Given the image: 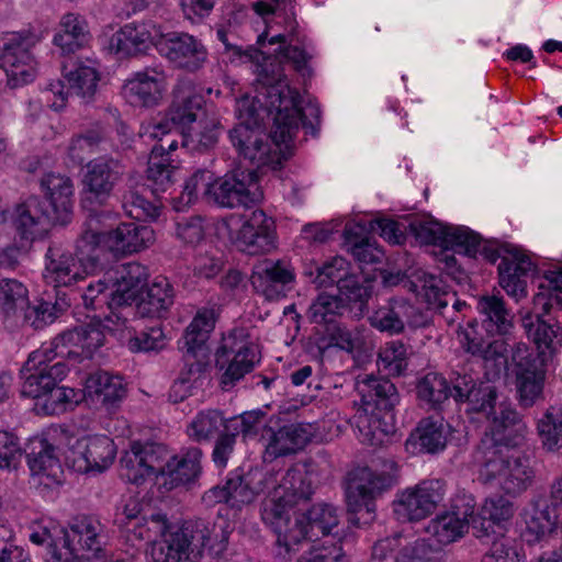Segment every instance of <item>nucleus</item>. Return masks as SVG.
<instances>
[{
  "label": "nucleus",
  "instance_id": "f257e3e1",
  "mask_svg": "<svg viewBox=\"0 0 562 562\" xmlns=\"http://www.w3.org/2000/svg\"><path fill=\"white\" fill-rule=\"evenodd\" d=\"M256 74L255 100L262 111L276 112L274 137L292 143L300 125L315 134L321 122L319 105L315 101L302 105L299 91L289 86L278 58L263 57V63L256 65Z\"/></svg>",
  "mask_w": 562,
  "mask_h": 562
},
{
  "label": "nucleus",
  "instance_id": "f03ea898",
  "mask_svg": "<svg viewBox=\"0 0 562 562\" xmlns=\"http://www.w3.org/2000/svg\"><path fill=\"white\" fill-rule=\"evenodd\" d=\"M312 494L307 473L292 467L286 470L274 495L261 503V519L277 535L276 558L291 561L301 548L308 546L304 516H300V512Z\"/></svg>",
  "mask_w": 562,
  "mask_h": 562
},
{
  "label": "nucleus",
  "instance_id": "7ed1b4c3",
  "mask_svg": "<svg viewBox=\"0 0 562 562\" xmlns=\"http://www.w3.org/2000/svg\"><path fill=\"white\" fill-rule=\"evenodd\" d=\"M45 201L29 198L16 207L15 226L22 239L42 238L52 224L65 225L70 221L74 206V184L69 177L45 175L41 179Z\"/></svg>",
  "mask_w": 562,
  "mask_h": 562
},
{
  "label": "nucleus",
  "instance_id": "20e7f679",
  "mask_svg": "<svg viewBox=\"0 0 562 562\" xmlns=\"http://www.w3.org/2000/svg\"><path fill=\"white\" fill-rule=\"evenodd\" d=\"M231 524L218 517L214 521L204 518L186 521L168 538V544L155 547V562H196L203 550L213 557L221 555L227 548Z\"/></svg>",
  "mask_w": 562,
  "mask_h": 562
},
{
  "label": "nucleus",
  "instance_id": "39448f33",
  "mask_svg": "<svg viewBox=\"0 0 562 562\" xmlns=\"http://www.w3.org/2000/svg\"><path fill=\"white\" fill-rule=\"evenodd\" d=\"M256 104L254 99L251 104L239 108V123L229 131V139L238 155L257 169L276 170L292 155L291 143L277 139L274 128L270 135L266 133L263 116Z\"/></svg>",
  "mask_w": 562,
  "mask_h": 562
},
{
  "label": "nucleus",
  "instance_id": "423d86ee",
  "mask_svg": "<svg viewBox=\"0 0 562 562\" xmlns=\"http://www.w3.org/2000/svg\"><path fill=\"white\" fill-rule=\"evenodd\" d=\"M356 390L361 398L357 426L373 443L379 435L394 430V408L400 403L396 386L389 379L363 374L357 378Z\"/></svg>",
  "mask_w": 562,
  "mask_h": 562
},
{
  "label": "nucleus",
  "instance_id": "0eeeda50",
  "mask_svg": "<svg viewBox=\"0 0 562 562\" xmlns=\"http://www.w3.org/2000/svg\"><path fill=\"white\" fill-rule=\"evenodd\" d=\"M473 460L479 467V479L505 494L518 495L531 484L533 471L529 458L510 453V449L493 448L488 439L476 446Z\"/></svg>",
  "mask_w": 562,
  "mask_h": 562
},
{
  "label": "nucleus",
  "instance_id": "6e6552de",
  "mask_svg": "<svg viewBox=\"0 0 562 562\" xmlns=\"http://www.w3.org/2000/svg\"><path fill=\"white\" fill-rule=\"evenodd\" d=\"M393 484L386 473H376L371 469L357 468L347 475L345 498L350 524L362 527L375 519V498Z\"/></svg>",
  "mask_w": 562,
  "mask_h": 562
},
{
  "label": "nucleus",
  "instance_id": "1a4fd4ad",
  "mask_svg": "<svg viewBox=\"0 0 562 562\" xmlns=\"http://www.w3.org/2000/svg\"><path fill=\"white\" fill-rule=\"evenodd\" d=\"M257 345L251 340L248 329L236 327L223 337L215 351V367L221 372L220 385L223 391L233 390L250 373L259 362Z\"/></svg>",
  "mask_w": 562,
  "mask_h": 562
},
{
  "label": "nucleus",
  "instance_id": "9d476101",
  "mask_svg": "<svg viewBox=\"0 0 562 562\" xmlns=\"http://www.w3.org/2000/svg\"><path fill=\"white\" fill-rule=\"evenodd\" d=\"M99 216L90 214L87 227L78 239V249L81 254L85 248L97 250L101 243H105L112 251L133 254L146 249L155 240L154 229L138 222L120 223L106 232L99 227Z\"/></svg>",
  "mask_w": 562,
  "mask_h": 562
},
{
  "label": "nucleus",
  "instance_id": "9b49d317",
  "mask_svg": "<svg viewBox=\"0 0 562 562\" xmlns=\"http://www.w3.org/2000/svg\"><path fill=\"white\" fill-rule=\"evenodd\" d=\"M104 328L100 318H92L88 324L64 330L50 341L49 347L40 350L46 352L53 361L80 362L91 358L93 352L103 346Z\"/></svg>",
  "mask_w": 562,
  "mask_h": 562
},
{
  "label": "nucleus",
  "instance_id": "f8f14e48",
  "mask_svg": "<svg viewBox=\"0 0 562 562\" xmlns=\"http://www.w3.org/2000/svg\"><path fill=\"white\" fill-rule=\"evenodd\" d=\"M76 248H78V245ZM94 249L85 248L83 254H81L77 249L76 257L61 245L50 244L45 254V268L43 272L45 282L54 286L55 293L57 291H66L70 293L72 299L76 292L70 288L85 278L81 263L88 260L91 268H94L98 263V256L94 255Z\"/></svg>",
  "mask_w": 562,
  "mask_h": 562
},
{
  "label": "nucleus",
  "instance_id": "ddd939ff",
  "mask_svg": "<svg viewBox=\"0 0 562 562\" xmlns=\"http://www.w3.org/2000/svg\"><path fill=\"white\" fill-rule=\"evenodd\" d=\"M405 232L419 244L451 248L463 255L475 254L480 244V234L467 226H443L439 222L427 218L409 221Z\"/></svg>",
  "mask_w": 562,
  "mask_h": 562
},
{
  "label": "nucleus",
  "instance_id": "4468645a",
  "mask_svg": "<svg viewBox=\"0 0 562 562\" xmlns=\"http://www.w3.org/2000/svg\"><path fill=\"white\" fill-rule=\"evenodd\" d=\"M38 41L40 37L29 31L8 33L1 38L0 68L4 70L11 88L34 79V58L31 49Z\"/></svg>",
  "mask_w": 562,
  "mask_h": 562
},
{
  "label": "nucleus",
  "instance_id": "2eb2a0df",
  "mask_svg": "<svg viewBox=\"0 0 562 562\" xmlns=\"http://www.w3.org/2000/svg\"><path fill=\"white\" fill-rule=\"evenodd\" d=\"M447 484L442 480H425L396 494L393 513L398 521H419L430 516L443 502Z\"/></svg>",
  "mask_w": 562,
  "mask_h": 562
},
{
  "label": "nucleus",
  "instance_id": "dca6fc26",
  "mask_svg": "<svg viewBox=\"0 0 562 562\" xmlns=\"http://www.w3.org/2000/svg\"><path fill=\"white\" fill-rule=\"evenodd\" d=\"M452 398L465 405L467 414H480L490 419L496 408L497 390L487 381L481 380L476 373L462 368L451 373Z\"/></svg>",
  "mask_w": 562,
  "mask_h": 562
},
{
  "label": "nucleus",
  "instance_id": "f3484780",
  "mask_svg": "<svg viewBox=\"0 0 562 562\" xmlns=\"http://www.w3.org/2000/svg\"><path fill=\"white\" fill-rule=\"evenodd\" d=\"M42 350L30 353L20 373L24 380L21 386V395L44 402L49 391L56 383L64 380L69 370L63 361H55Z\"/></svg>",
  "mask_w": 562,
  "mask_h": 562
},
{
  "label": "nucleus",
  "instance_id": "a211bd4d",
  "mask_svg": "<svg viewBox=\"0 0 562 562\" xmlns=\"http://www.w3.org/2000/svg\"><path fill=\"white\" fill-rule=\"evenodd\" d=\"M169 457L166 446L156 442H132L120 459V476L135 485L161 475L162 462Z\"/></svg>",
  "mask_w": 562,
  "mask_h": 562
},
{
  "label": "nucleus",
  "instance_id": "6ab92c4d",
  "mask_svg": "<svg viewBox=\"0 0 562 562\" xmlns=\"http://www.w3.org/2000/svg\"><path fill=\"white\" fill-rule=\"evenodd\" d=\"M61 69L68 88L65 90V85L61 80L48 85L47 90L57 97L50 106L56 111L65 108L70 92L81 98L85 102H90L97 92L100 80L97 68L92 65H86L79 58L68 57L61 63Z\"/></svg>",
  "mask_w": 562,
  "mask_h": 562
},
{
  "label": "nucleus",
  "instance_id": "aec40b11",
  "mask_svg": "<svg viewBox=\"0 0 562 562\" xmlns=\"http://www.w3.org/2000/svg\"><path fill=\"white\" fill-rule=\"evenodd\" d=\"M263 198L257 170H235L217 178L213 202L221 207H251Z\"/></svg>",
  "mask_w": 562,
  "mask_h": 562
},
{
  "label": "nucleus",
  "instance_id": "412c9836",
  "mask_svg": "<svg viewBox=\"0 0 562 562\" xmlns=\"http://www.w3.org/2000/svg\"><path fill=\"white\" fill-rule=\"evenodd\" d=\"M157 52L176 68L196 72L209 58L205 45L195 36L184 32H169L160 37Z\"/></svg>",
  "mask_w": 562,
  "mask_h": 562
},
{
  "label": "nucleus",
  "instance_id": "4be33fe9",
  "mask_svg": "<svg viewBox=\"0 0 562 562\" xmlns=\"http://www.w3.org/2000/svg\"><path fill=\"white\" fill-rule=\"evenodd\" d=\"M368 321L371 327L389 335H400L406 327L419 328L428 323L427 315L404 297L390 299Z\"/></svg>",
  "mask_w": 562,
  "mask_h": 562
},
{
  "label": "nucleus",
  "instance_id": "5701e85b",
  "mask_svg": "<svg viewBox=\"0 0 562 562\" xmlns=\"http://www.w3.org/2000/svg\"><path fill=\"white\" fill-rule=\"evenodd\" d=\"M236 248L248 256H262L277 248L276 223L262 210H255L238 229Z\"/></svg>",
  "mask_w": 562,
  "mask_h": 562
},
{
  "label": "nucleus",
  "instance_id": "b1692460",
  "mask_svg": "<svg viewBox=\"0 0 562 562\" xmlns=\"http://www.w3.org/2000/svg\"><path fill=\"white\" fill-rule=\"evenodd\" d=\"M124 175L125 166L120 159L108 155L93 158L85 167L83 191L90 194L91 199L103 204Z\"/></svg>",
  "mask_w": 562,
  "mask_h": 562
},
{
  "label": "nucleus",
  "instance_id": "393cba45",
  "mask_svg": "<svg viewBox=\"0 0 562 562\" xmlns=\"http://www.w3.org/2000/svg\"><path fill=\"white\" fill-rule=\"evenodd\" d=\"M467 352L483 360L485 375L488 380L499 378L507 368V345L504 339L486 340L477 330V321L468 323V328L460 334Z\"/></svg>",
  "mask_w": 562,
  "mask_h": 562
},
{
  "label": "nucleus",
  "instance_id": "a878e982",
  "mask_svg": "<svg viewBox=\"0 0 562 562\" xmlns=\"http://www.w3.org/2000/svg\"><path fill=\"white\" fill-rule=\"evenodd\" d=\"M101 530V522L93 516L78 515L74 517L64 535L66 552L61 553L63 558L79 557L86 561L97 558L102 550Z\"/></svg>",
  "mask_w": 562,
  "mask_h": 562
},
{
  "label": "nucleus",
  "instance_id": "bb28decb",
  "mask_svg": "<svg viewBox=\"0 0 562 562\" xmlns=\"http://www.w3.org/2000/svg\"><path fill=\"white\" fill-rule=\"evenodd\" d=\"M268 432L263 452L268 461L296 453L304 449L313 436L310 425L284 423L280 417H272Z\"/></svg>",
  "mask_w": 562,
  "mask_h": 562
},
{
  "label": "nucleus",
  "instance_id": "cd10ccee",
  "mask_svg": "<svg viewBox=\"0 0 562 562\" xmlns=\"http://www.w3.org/2000/svg\"><path fill=\"white\" fill-rule=\"evenodd\" d=\"M115 456L116 447L113 440L104 435H95L77 439L70 446L68 458L79 472H101L113 463Z\"/></svg>",
  "mask_w": 562,
  "mask_h": 562
},
{
  "label": "nucleus",
  "instance_id": "c85d7f7f",
  "mask_svg": "<svg viewBox=\"0 0 562 562\" xmlns=\"http://www.w3.org/2000/svg\"><path fill=\"white\" fill-rule=\"evenodd\" d=\"M491 424L480 441L488 439L493 448L512 449L520 446L528 432L521 416L509 405L501 403L492 414Z\"/></svg>",
  "mask_w": 562,
  "mask_h": 562
},
{
  "label": "nucleus",
  "instance_id": "c756f323",
  "mask_svg": "<svg viewBox=\"0 0 562 562\" xmlns=\"http://www.w3.org/2000/svg\"><path fill=\"white\" fill-rule=\"evenodd\" d=\"M106 274L111 282V308L136 302L148 279L147 268L136 261L120 265Z\"/></svg>",
  "mask_w": 562,
  "mask_h": 562
},
{
  "label": "nucleus",
  "instance_id": "7c9ffc66",
  "mask_svg": "<svg viewBox=\"0 0 562 562\" xmlns=\"http://www.w3.org/2000/svg\"><path fill=\"white\" fill-rule=\"evenodd\" d=\"M34 485L50 488L63 482V468L55 447L46 439L32 440L25 450Z\"/></svg>",
  "mask_w": 562,
  "mask_h": 562
},
{
  "label": "nucleus",
  "instance_id": "2f4dec72",
  "mask_svg": "<svg viewBox=\"0 0 562 562\" xmlns=\"http://www.w3.org/2000/svg\"><path fill=\"white\" fill-rule=\"evenodd\" d=\"M294 280L293 269L282 260L266 259L254 267L250 276L255 291L270 301L285 296L288 286Z\"/></svg>",
  "mask_w": 562,
  "mask_h": 562
},
{
  "label": "nucleus",
  "instance_id": "473e14b6",
  "mask_svg": "<svg viewBox=\"0 0 562 562\" xmlns=\"http://www.w3.org/2000/svg\"><path fill=\"white\" fill-rule=\"evenodd\" d=\"M85 393L108 413L115 412L127 396V383L120 374L105 370L91 372L85 383Z\"/></svg>",
  "mask_w": 562,
  "mask_h": 562
},
{
  "label": "nucleus",
  "instance_id": "72a5a7b5",
  "mask_svg": "<svg viewBox=\"0 0 562 562\" xmlns=\"http://www.w3.org/2000/svg\"><path fill=\"white\" fill-rule=\"evenodd\" d=\"M172 102L168 109L171 123L180 126L182 132L204 114L205 100L190 78H179L173 91Z\"/></svg>",
  "mask_w": 562,
  "mask_h": 562
},
{
  "label": "nucleus",
  "instance_id": "f704fd0d",
  "mask_svg": "<svg viewBox=\"0 0 562 562\" xmlns=\"http://www.w3.org/2000/svg\"><path fill=\"white\" fill-rule=\"evenodd\" d=\"M166 71L161 66L146 67L134 74L124 86V94L134 105L153 106L162 97Z\"/></svg>",
  "mask_w": 562,
  "mask_h": 562
},
{
  "label": "nucleus",
  "instance_id": "c9c22d12",
  "mask_svg": "<svg viewBox=\"0 0 562 562\" xmlns=\"http://www.w3.org/2000/svg\"><path fill=\"white\" fill-rule=\"evenodd\" d=\"M217 313L213 307L200 308L191 323L186 328L180 340L182 356L201 359L211 358L209 345L211 333L215 328Z\"/></svg>",
  "mask_w": 562,
  "mask_h": 562
},
{
  "label": "nucleus",
  "instance_id": "e433bc0d",
  "mask_svg": "<svg viewBox=\"0 0 562 562\" xmlns=\"http://www.w3.org/2000/svg\"><path fill=\"white\" fill-rule=\"evenodd\" d=\"M164 33L151 23L126 24L111 38V46L124 56H136L146 53L157 43Z\"/></svg>",
  "mask_w": 562,
  "mask_h": 562
},
{
  "label": "nucleus",
  "instance_id": "4c0bfd02",
  "mask_svg": "<svg viewBox=\"0 0 562 562\" xmlns=\"http://www.w3.org/2000/svg\"><path fill=\"white\" fill-rule=\"evenodd\" d=\"M476 311L487 336H505L514 326V313L499 293L479 296Z\"/></svg>",
  "mask_w": 562,
  "mask_h": 562
},
{
  "label": "nucleus",
  "instance_id": "58836bf2",
  "mask_svg": "<svg viewBox=\"0 0 562 562\" xmlns=\"http://www.w3.org/2000/svg\"><path fill=\"white\" fill-rule=\"evenodd\" d=\"M228 506L241 510L250 505L266 488V474L260 470H235L226 479Z\"/></svg>",
  "mask_w": 562,
  "mask_h": 562
},
{
  "label": "nucleus",
  "instance_id": "ea45409f",
  "mask_svg": "<svg viewBox=\"0 0 562 562\" xmlns=\"http://www.w3.org/2000/svg\"><path fill=\"white\" fill-rule=\"evenodd\" d=\"M254 11L263 19L266 31L258 36L257 43L262 45L268 32L276 25H282L284 33H278L269 38V44H284L288 37H293L297 27L295 14L285 2H252Z\"/></svg>",
  "mask_w": 562,
  "mask_h": 562
},
{
  "label": "nucleus",
  "instance_id": "a19ab883",
  "mask_svg": "<svg viewBox=\"0 0 562 562\" xmlns=\"http://www.w3.org/2000/svg\"><path fill=\"white\" fill-rule=\"evenodd\" d=\"M175 300L172 283L167 278L157 277L136 300V313L140 317L166 318Z\"/></svg>",
  "mask_w": 562,
  "mask_h": 562
},
{
  "label": "nucleus",
  "instance_id": "79ce46f5",
  "mask_svg": "<svg viewBox=\"0 0 562 562\" xmlns=\"http://www.w3.org/2000/svg\"><path fill=\"white\" fill-rule=\"evenodd\" d=\"M521 326L537 351L552 358L562 346V327L555 319H544L539 314L527 313L521 317Z\"/></svg>",
  "mask_w": 562,
  "mask_h": 562
},
{
  "label": "nucleus",
  "instance_id": "37998d69",
  "mask_svg": "<svg viewBox=\"0 0 562 562\" xmlns=\"http://www.w3.org/2000/svg\"><path fill=\"white\" fill-rule=\"evenodd\" d=\"M71 304L70 293L66 291H57L55 293V301L37 300L36 303L30 304L23 308L12 319L15 325L30 326L35 329H41L47 324L55 321L58 314L65 312Z\"/></svg>",
  "mask_w": 562,
  "mask_h": 562
},
{
  "label": "nucleus",
  "instance_id": "c03bdc74",
  "mask_svg": "<svg viewBox=\"0 0 562 562\" xmlns=\"http://www.w3.org/2000/svg\"><path fill=\"white\" fill-rule=\"evenodd\" d=\"M203 452L198 447H189L179 456L167 458L162 462V476H167L170 488L194 482L202 473L201 460Z\"/></svg>",
  "mask_w": 562,
  "mask_h": 562
},
{
  "label": "nucleus",
  "instance_id": "a18cd8bd",
  "mask_svg": "<svg viewBox=\"0 0 562 562\" xmlns=\"http://www.w3.org/2000/svg\"><path fill=\"white\" fill-rule=\"evenodd\" d=\"M176 527L169 525L167 516L161 513L150 514L149 516H142V519L128 529V540H140L150 543V549L147 551L148 562H155L153 559V550L155 547L168 544V538L177 532Z\"/></svg>",
  "mask_w": 562,
  "mask_h": 562
},
{
  "label": "nucleus",
  "instance_id": "49530a36",
  "mask_svg": "<svg viewBox=\"0 0 562 562\" xmlns=\"http://www.w3.org/2000/svg\"><path fill=\"white\" fill-rule=\"evenodd\" d=\"M416 277V282H412V291L424 296L429 305L442 310L452 304L454 312H461L467 307V303L460 301L456 293L447 291L441 278L426 272L417 273Z\"/></svg>",
  "mask_w": 562,
  "mask_h": 562
},
{
  "label": "nucleus",
  "instance_id": "de8ad7c7",
  "mask_svg": "<svg viewBox=\"0 0 562 562\" xmlns=\"http://www.w3.org/2000/svg\"><path fill=\"white\" fill-rule=\"evenodd\" d=\"M217 177L209 169H198L184 182L182 191L170 198V203L175 211L182 212L192 205L202 195L207 201L213 202V191Z\"/></svg>",
  "mask_w": 562,
  "mask_h": 562
},
{
  "label": "nucleus",
  "instance_id": "09e8293b",
  "mask_svg": "<svg viewBox=\"0 0 562 562\" xmlns=\"http://www.w3.org/2000/svg\"><path fill=\"white\" fill-rule=\"evenodd\" d=\"M447 435L441 420L424 418L418 423L416 429L411 434L406 446H412L418 452L438 453L446 448Z\"/></svg>",
  "mask_w": 562,
  "mask_h": 562
},
{
  "label": "nucleus",
  "instance_id": "8fccbe9b",
  "mask_svg": "<svg viewBox=\"0 0 562 562\" xmlns=\"http://www.w3.org/2000/svg\"><path fill=\"white\" fill-rule=\"evenodd\" d=\"M183 367L179 372L178 379L171 386L169 397L173 402L183 401L191 394L193 386L201 385L202 380L210 368L211 358H195L193 359L186 355L182 356Z\"/></svg>",
  "mask_w": 562,
  "mask_h": 562
},
{
  "label": "nucleus",
  "instance_id": "3c124183",
  "mask_svg": "<svg viewBox=\"0 0 562 562\" xmlns=\"http://www.w3.org/2000/svg\"><path fill=\"white\" fill-rule=\"evenodd\" d=\"M373 293V280L350 273L338 288V296L347 303V311H353L359 319L368 311V303Z\"/></svg>",
  "mask_w": 562,
  "mask_h": 562
},
{
  "label": "nucleus",
  "instance_id": "603ef678",
  "mask_svg": "<svg viewBox=\"0 0 562 562\" xmlns=\"http://www.w3.org/2000/svg\"><path fill=\"white\" fill-rule=\"evenodd\" d=\"M562 518V510L551 501L539 498L531 504L529 518L526 521L527 532L540 540L551 533Z\"/></svg>",
  "mask_w": 562,
  "mask_h": 562
},
{
  "label": "nucleus",
  "instance_id": "864d4df0",
  "mask_svg": "<svg viewBox=\"0 0 562 562\" xmlns=\"http://www.w3.org/2000/svg\"><path fill=\"white\" fill-rule=\"evenodd\" d=\"M272 417L261 409L244 412L238 416L228 418V430L234 431L236 436L241 435L245 441L258 439L265 445Z\"/></svg>",
  "mask_w": 562,
  "mask_h": 562
},
{
  "label": "nucleus",
  "instance_id": "5fc2aeb1",
  "mask_svg": "<svg viewBox=\"0 0 562 562\" xmlns=\"http://www.w3.org/2000/svg\"><path fill=\"white\" fill-rule=\"evenodd\" d=\"M350 274L349 262L342 257H334L321 265L312 263L304 270V276L310 279L317 289L341 285V282Z\"/></svg>",
  "mask_w": 562,
  "mask_h": 562
},
{
  "label": "nucleus",
  "instance_id": "6e6d98bb",
  "mask_svg": "<svg viewBox=\"0 0 562 562\" xmlns=\"http://www.w3.org/2000/svg\"><path fill=\"white\" fill-rule=\"evenodd\" d=\"M143 190L144 186H137L134 179L130 178L127 189L122 193V207L125 214L136 222L155 221L160 215V209L144 196Z\"/></svg>",
  "mask_w": 562,
  "mask_h": 562
},
{
  "label": "nucleus",
  "instance_id": "4d7b16f0",
  "mask_svg": "<svg viewBox=\"0 0 562 562\" xmlns=\"http://www.w3.org/2000/svg\"><path fill=\"white\" fill-rule=\"evenodd\" d=\"M227 423L228 418L217 409L202 411L188 424L187 435L195 442H210L225 430Z\"/></svg>",
  "mask_w": 562,
  "mask_h": 562
},
{
  "label": "nucleus",
  "instance_id": "13d9d810",
  "mask_svg": "<svg viewBox=\"0 0 562 562\" xmlns=\"http://www.w3.org/2000/svg\"><path fill=\"white\" fill-rule=\"evenodd\" d=\"M346 312L347 303L342 296L322 292L310 304L306 317L313 324L327 325L341 318Z\"/></svg>",
  "mask_w": 562,
  "mask_h": 562
},
{
  "label": "nucleus",
  "instance_id": "bf43d9fd",
  "mask_svg": "<svg viewBox=\"0 0 562 562\" xmlns=\"http://www.w3.org/2000/svg\"><path fill=\"white\" fill-rule=\"evenodd\" d=\"M417 396L428 408L440 409L442 404L452 397L451 378L447 380L439 373H427L417 383Z\"/></svg>",
  "mask_w": 562,
  "mask_h": 562
},
{
  "label": "nucleus",
  "instance_id": "052dcab7",
  "mask_svg": "<svg viewBox=\"0 0 562 562\" xmlns=\"http://www.w3.org/2000/svg\"><path fill=\"white\" fill-rule=\"evenodd\" d=\"M475 499L471 494L459 492L451 498L450 508L447 512L460 518L469 527L472 526L476 530L477 538H490L491 522L480 518L475 513Z\"/></svg>",
  "mask_w": 562,
  "mask_h": 562
},
{
  "label": "nucleus",
  "instance_id": "680f3d73",
  "mask_svg": "<svg viewBox=\"0 0 562 562\" xmlns=\"http://www.w3.org/2000/svg\"><path fill=\"white\" fill-rule=\"evenodd\" d=\"M550 358L543 352L530 349L525 344H517L512 352L516 376H547Z\"/></svg>",
  "mask_w": 562,
  "mask_h": 562
},
{
  "label": "nucleus",
  "instance_id": "e2e57ef3",
  "mask_svg": "<svg viewBox=\"0 0 562 562\" xmlns=\"http://www.w3.org/2000/svg\"><path fill=\"white\" fill-rule=\"evenodd\" d=\"M178 167L170 158L149 156L147 168L148 187L155 195L169 191L177 180Z\"/></svg>",
  "mask_w": 562,
  "mask_h": 562
},
{
  "label": "nucleus",
  "instance_id": "0e129e2a",
  "mask_svg": "<svg viewBox=\"0 0 562 562\" xmlns=\"http://www.w3.org/2000/svg\"><path fill=\"white\" fill-rule=\"evenodd\" d=\"M469 530V526L460 518L443 512L432 518L426 531L436 539L439 544H450L462 538Z\"/></svg>",
  "mask_w": 562,
  "mask_h": 562
},
{
  "label": "nucleus",
  "instance_id": "69168bd1",
  "mask_svg": "<svg viewBox=\"0 0 562 562\" xmlns=\"http://www.w3.org/2000/svg\"><path fill=\"white\" fill-rule=\"evenodd\" d=\"M26 286L15 279L0 282V307L5 318L13 319L27 305Z\"/></svg>",
  "mask_w": 562,
  "mask_h": 562
},
{
  "label": "nucleus",
  "instance_id": "338daca9",
  "mask_svg": "<svg viewBox=\"0 0 562 562\" xmlns=\"http://www.w3.org/2000/svg\"><path fill=\"white\" fill-rule=\"evenodd\" d=\"M300 516H304V526L307 535L318 530L323 535H329L338 526L336 507L329 504H316L307 509V504L302 507Z\"/></svg>",
  "mask_w": 562,
  "mask_h": 562
},
{
  "label": "nucleus",
  "instance_id": "774afa93",
  "mask_svg": "<svg viewBox=\"0 0 562 562\" xmlns=\"http://www.w3.org/2000/svg\"><path fill=\"white\" fill-rule=\"evenodd\" d=\"M537 429L547 450L555 451L562 448V409L549 408L539 419Z\"/></svg>",
  "mask_w": 562,
  "mask_h": 562
}]
</instances>
